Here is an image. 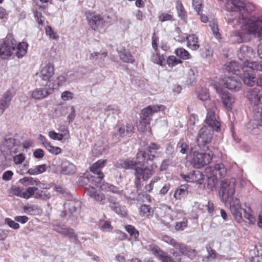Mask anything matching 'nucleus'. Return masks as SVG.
<instances>
[{
	"mask_svg": "<svg viewBox=\"0 0 262 262\" xmlns=\"http://www.w3.org/2000/svg\"><path fill=\"white\" fill-rule=\"evenodd\" d=\"M239 25H241L242 32H238L234 37L237 38L235 41L240 42L248 40V35L252 33L258 37H262V21L259 19H249L242 17L239 19Z\"/></svg>",
	"mask_w": 262,
	"mask_h": 262,
	"instance_id": "f257e3e1",
	"label": "nucleus"
},
{
	"mask_svg": "<svg viewBox=\"0 0 262 262\" xmlns=\"http://www.w3.org/2000/svg\"><path fill=\"white\" fill-rule=\"evenodd\" d=\"M137 159L138 160L139 165L135 169V183L137 186L140 184L141 179L146 181L152 176L157 166L154 164H149L148 161L145 160V153L143 151H140L137 154Z\"/></svg>",
	"mask_w": 262,
	"mask_h": 262,
	"instance_id": "f03ea898",
	"label": "nucleus"
},
{
	"mask_svg": "<svg viewBox=\"0 0 262 262\" xmlns=\"http://www.w3.org/2000/svg\"><path fill=\"white\" fill-rule=\"evenodd\" d=\"M230 209L235 220L238 222H241L243 220L242 212L244 210V216L249 221V223H255L256 220L251 208L249 207L243 208L238 199L234 198L231 200L230 203Z\"/></svg>",
	"mask_w": 262,
	"mask_h": 262,
	"instance_id": "7ed1b4c3",
	"label": "nucleus"
},
{
	"mask_svg": "<svg viewBox=\"0 0 262 262\" xmlns=\"http://www.w3.org/2000/svg\"><path fill=\"white\" fill-rule=\"evenodd\" d=\"M238 56L241 60H245L243 69L245 71H249V69L262 71V57H260L261 59L258 64L255 62H250L249 61V59L254 57V52L251 48L247 46L242 47L238 54Z\"/></svg>",
	"mask_w": 262,
	"mask_h": 262,
	"instance_id": "20e7f679",
	"label": "nucleus"
},
{
	"mask_svg": "<svg viewBox=\"0 0 262 262\" xmlns=\"http://www.w3.org/2000/svg\"><path fill=\"white\" fill-rule=\"evenodd\" d=\"M213 156V154L208 148L205 152L195 150L190 155V162L194 167L200 168L210 163Z\"/></svg>",
	"mask_w": 262,
	"mask_h": 262,
	"instance_id": "39448f33",
	"label": "nucleus"
},
{
	"mask_svg": "<svg viewBox=\"0 0 262 262\" xmlns=\"http://www.w3.org/2000/svg\"><path fill=\"white\" fill-rule=\"evenodd\" d=\"M235 186L236 181L233 178L222 181L219 191V195L222 202H227L229 198L234 195Z\"/></svg>",
	"mask_w": 262,
	"mask_h": 262,
	"instance_id": "423d86ee",
	"label": "nucleus"
},
{
	"mask_svg": "<svg viewBox=\"0 0 262 262\" xmlns=\"http://www.w3.org/2000/svg\"><path fill=\"white\" fill-rule=\"evenodd\" d=\"M86 17L89 25L94 31L100 32L107 25L105 18L95 12L86 13Z\"/></svg>",
	"mask_w": 262,
	"mask_h": 262,
	"instance_id": "0eeeda50",
	"label": "nucleus"
},
{
	"mask_svg": "<svg viewBox=\"0 0 262 262\" xmlns=\"http://www.w3.org/2000/svg\"><path fill=\"white\" fill-rule=\"evenodd\" d=\"M55 68L53 64L50 62L42 64L39 72V77L45 81L49 82L54 76Z\"/></svg>",
	"mask_w": 262,
	"mask_h": 262,
	"instance_id": "6e6552de",
	"label": "nucleus"
},
{
	"mask_svg": "<svg viewBox=\"0 0 262 262\" xmlns=\"http://www.w3.org/2000/svg\"><path fill=\"white\" fill-rule=\"evenodd\" d=\"M212 134L206 126L203 127L199 131L197 137V142L199 146H204L210 142Z\"/></svg>",
	"mask_w": 262,
	"mask_h": 262,
	"instance_id": "1a4fd4ad",
	"label": "nucleus"
},
{
	"mask_svg": "<svg viewBox=\"0 0 262 262\" xmlns=\"http://www.w3.org/2000/svg\"><path fill=\"white\" fill-rule=\"evenodd\" d=\"M15 44L11 41H5L0 45V57L6 59L11 56L15 50Z\"/></svg>",
	"mask_w": 262,
	"mask_h": 262,
	"instance_id": "9d476101",
	"label": "nucleus"
},
{
	"mask_svg": "<svg viewBox=\"0 0 262 262\" xmlns=\"http://www.w3.org/2000/svg\"><path fill=\"white\" fill-rule=\"evenodd\" d=\"M165 110V106L162 104L149 105L143 109L141 115L143 117L147 118L153 115L155 113H157L159 112H164Z\"/></svg>",
	"mask_w": 262,
	"mask_h": 262,
	"instance_id": "9b49d317",
	"label": "nucleus"
},
{
	"mask_svg": "<svg viewBox=\"0 0 262 262\" xmlns=\"http://www.w3.org/2000/svg\"><path fill=\"white\" fill-rule=\"evenodd\" d=\"M49 137L53 140L61 141L68 140L70 138V132L68 127H63L60 129V133L51 130L48 133Z\"/></svg>",
	"mask_w": 262,
	"mask_h": 262,
	"instance_id": "f8f14e48",
	"label": "nucleus"
},
{
	"mask_svg": "<svg viewBox=\"0 0 262 262\" xmlns=\"http://www.w3.org/2000/svg\"><path fill=\"white\" fill-rule=\"evenodd\" d=\"M178 249L180 250V252L174 251L173 252H171V253L176 257H179L181 255H182V256L180 259L181 260H184L185 258V255L188 256L191 258H192L194 256H195V251L194 250L191 249H188L183 245L180 244V245H178Z\"/></svg>",
	"mask_w": 262,
	"mask_h": 262,
	"instance_id": "ddd939ff",
	"label": "nucleus"
},
{
	"mask_svg": "<svg viewBox=\"0 0 262 262\" xmlns=\"http://www.w3.org/2000/svg\"><path fill=\"white\" fill-rule=\"evenodd\" d=\"M226 172V169L222 163H218L212 167H209L206 168V173L211 174L218 177L219 176H224Z\"/></svg>",
	"mask_w": 262,
	"mask_h": 262,
	"instance_id": "4468645a",
	"label": "nucleus"
},
{
	"mask_svg": "<svg viewBox=\"0 0 262 262\" xmlns=\"http://www.w3.org/2000/svg\"><path fill=\"white\" fill-rule=\"evenodd\" d=\"M182 176H183V178L186 181L195 183L199 185L202 184L204 181L203 175L198 171L191 172L187 176L182 174Z\"/></svg>",
	"mask_w": 262,
	"mask_h": 262,
	"instance_id": "2eb2a0df",
	"label": "nucleus"
},
{
	"mask_svg": "<svg viewBox=\"0 0 262 262\" xmlns=\"http://www.w3.org/2000/svg\"><path fill=\"white\" fill-rule=\"evenodd\" d=\"M224 85L227 88L232 90H238L241 86V82L238 81L235 76H227L223 79Z\"/></svg>",
	"mask_w": 262,
	"mask_h": 262,
	"instance_id": "dca6fc26",
	"label": "nucleus"
},
{
	"mask_svg": "<svg viewBox=\"0 0 262 262\" xmlns=\"http://www.w3.org/2000/svg\"><path fill=\"white\" fill-rule=\"evenodd\" d=\"M206 122L214 130H218L220 129V123L215 116L214 112L213 110L208 111Z\"/></svg>",
	"mask_w": 262,
	"mask_h": 262,
	"instance_id": "f3484780",
	"label": "nucleus"
},
{
	"mask_svg": "<svg viewBox=\"0 0 262 262\" xmlns=\"http://www.w3.org/2000/svg\"><path fill=\"white\" fill-rule=\"evenodd\" d=\"M107 160L106 159H101L98 160L93 164L91 168L92 172L98 175V178L100 179L104 177L103 173L99 170L100 169L103 168L106 164Z\"/></svg>",
	"mask_w": 262,
	"mask_h": 262,
	"instance_id": "a211bd4d",
	"label": "nucleus"
},
{
	"mask_svg": "<svg viewBox=\"0 0 262 262\" xmlns=\"http://www.w3.org/2000/svg\"><path fill=\"white\" fill-rule=\"evenodd\" d=\"M139 165L138 161L135 162L132 160H120L118 161L115 166L118 168H124V169H133L136 168L137 166Z\"/></svg>",
	"mask_w": 262,
	"mask_h": 262,
	"instance_id": "6ab92c4d",
	"label": "nucleus"
},
{
	"mask_svg": "<svg viewBox=\"0 0 262 262\" xmlns=\"http://www.w3.org/2000/svg\"><path fill=\"white\" fill-rule=\"evenodd\" d=\"M31 97L35 100H41L46 98L49 93L45 88H36L30 92Z\"/></svg>",
	"mask_w": 262,
	"mask_h": 262,
	"instance_id": "aec40b11",
	"label": "nucleus"
},
{
	"mask_svg": "<svg viewBox=\"0 0 262 262\" xmlns=\"http://www.w3.org/2000/svg\"><path fill=\"white\" fill-rule=\"evenodd\" d=\"M226 8L230 11H237L244 9L245 7V4L240 0H230L227 1Z\"/></svg>",
	"mask_w": 262,
	"mask_h": 262,
	"instance_id": "412c9836",
	"label": "nucleus"
},
{
	"mask_svg": "<svg viewBox=\"0 0 262 262\" xmlns=\"http://www.w3.org/2000/svg\"><path fill=\"white\" fill-rule=\"evenodd\" d=\"M15 46L14 51H15V55L18 58H22L27 54L28 48V45L27 42H20L17 44H15Z\"/></svg>",
	"mask_w": 262,
	"mask_h": 262,
	"instance_id": "4be33fe9",
	"label": "nucleus"
},
{
	"mask_svg": "<svg viewBox=\"0 0 262 262\" xmlns=\"http://www.w3.org/2000/svg\"><path fill=\"white\" fill-rule=\"evenodd\" d=\"M150 251L153 254L158 257L162 262H175L173 261L166 253L160 251L157 247L151 246Z\"/></svg>",
	"mask_w": 262,
	"mask_h": 262,
	"instance_id": "5701e85b",
	"label": "nucleus"
},
{
	"mask_svg": "<svg viewBox=\"0 0 262 262\" xmlns=\"http://www.w3.org/2000/svg\"><path fill=\"white\" fill-rule=\"evenodd\" d=\"M159 149V146L154 143H151L147 147V153H145L146 159L145 160H152L157 155V150Z\"/></svg>",
	"mask_w": 262,
	"mask_h": 262,
	"instance_id": "b1692460",
	"label": "nucleus"
},
{
	"mask_svg": "<svg viewBox=\"0 0 262 262\" xmlns=\"http://www.w3.org/2000/svg\"><path fill=\"white\" fill-rule=\"evenodd\" d=\"M16 144L15 140L12 138H8L3 141L1 144V150L2 152H7L11 151Z\"/></svg>",
	"mask_w": 262,
	"mask_h": 262,
	"instance_id": "393cba45",
	"label": "nucleus"
},
{
	"mask_svg": "<svg viewBox=\"0 0 262 262\" xmlns=\"http://www.w3.org/2000/svg\"><path fill=\"white\" fill-rule=\"evenodd\" d=\"M187 46L192 50H196L199 48L198 38L194 34H190L187 36Z\"/></svg>",
	"mask_w": 262,
	"mask_h": 262,
	"instance_id": "a878e982",
	"label": "nucleus"
},
{
	"mask_svg": "<svg viewBox=\"0 0 262 262\" xmlns=\"http://www.w3.org/2000/svg\"><path fill=\"white\" fill-rule=\"evenodd\" d=\"M88 192L90 196L98 202H102L105 200L104 195L99 191H95L93 187H89Z\"/></svg>",
	"mask_w": 262,
	"mask_h": 262,
	"instance_id": "bb28decb",
	"label": "nucleus"
},
{
	"mask_svg": "<svg viewBox=\"0 0 262 262\" xmlns=\"http://www.w3.org/2000/svg\"><path fill=\"white\" fill-rule=\"evenodd\" d=\"M250 260L251 262H262V247L260 246L255 247L251 254Z\"/></svg>",
	"mask_w": 262,
	"mask_h": 262,
	"instance_id": "cd10ccee",
	"label": "nucleus"
},
{
	"mask_svg": "<svg viewBox=\"0 0 262 262\" xmlns=\"http://www.w3.org/2000/svg\"><path fill=\"white\" fill-rule=\"evenodd\" d=\"M245 72L243 75L244 82L249 86H253L255 82V76L251 73L252 71L255 70L254 69H249V71L246 72L243 69Z\"/></svg>",
	"mask_w": 262,
	"mask_h": 262,
	"instance_id": "c85d7f7f",
	"label": "nucleus"
},
{
	"mask_svg": "<svg viewBox=\"0 0 262 262\" xmlns=\"http://www.w3.org/2000/svg\"><path fill=\"white\" fill-rule=\"evenodd\" d=\"M141 118V120L137 124L138 129L142 132H146L150 129L149 119L145 117H143L142 115Z\"/></svg>",
	"mask_w": 262,
	"mask_h": 262,
	"instance_id": "c756f323",
	"label": "nucleus"
},
{
	"mask_svg": "<svg viewBox=\"0 0 262 262\" xmlns=\"http://www.w3.org/2000/svg\"><path fill=\"white\" fill-rule=\"evenodd\" d=\"M67 81V76L64 74H61L57 76L54 82L52 83V85H48L49 87H50L53 89H57L59 87L62 85Z\"/></svg>",
	"mask_w": 262,
	"mask_h": 262,
	"instance_id": "7c9ffc66",
	"label": "nucleus"
},
{
	"mask_svg": "<svg viewBox=\"0 0 262 262\" xmlns=\"http://www.w3.org/2000/svg\"><path fill=\"white\" fill-rule=\"evenodd\" d=\"M223 103L226 108L228 110H231L232 108L233 104L234 102V99L229 95L223 94L222 95Z\"/></svg>",
	"mask_w": 262,
	"mask_h": 262,
	"instance_id": "2f4dec72",
	"label": "nucleus"
},
{
	"mask_svg": "<svg viewBox=\"0 0 262 262\" xmlns=\"http://www.w3.org/2000/svg\"><path fill=\"white\" fill-rule=\"evenodd\" d=\"M47 169V165L43 164L37 165L34 168H30L28 171V173L30 175H38L45 172Z\"/></svg>",
	"mask_w": 262,
	"mask_h": 262,
	"instance_id": "473e14b6",
	"label": "nucleus"
},
{
	"mask_svg": "<svg viewBox=\"0 0 262 262\" xmlns=\"http://www.w3.org/2000/svg\"><path fill=\"white\" fill-rule=\"evenodd\" d=\"M75 167L68 162H63L61 165V172L65 174H71L75 172Z\"/></svg>",
	"mask_w": 262,
	"mask_h": 262,
	"instance_id": "72a5a7b5",
	"label": "nucleus"
},
{
	"mask_svg": "<svg viewBox=\"0 0 262 262\" xmlns=\"http://www.w3.org/2000/svg\"><path fill=\"white\" fill-rule=\"evenodd\" d=\"M38 182L39 181L37 180H34L32 177H24L23 178L20 179L18 181L19 184L24 187L37 185Z\"/></svg>",
	"mask_w": 262,
	"mask_h": 262,
	"instance_id": "f704fd0d",
	"label": "nucleus"
},
{
	"mask_svg": "<svg viewBox=\"0 0 262 262\" xmlns=\"http://www.w3.org/2000/svg\"><path fill=\"white\" fill-rule=\"evenodd\" d=\"M110 205L111 209L115 211L117 214L121 215H125L126 214L124 209L121 207L118 203L116 202H111Z\"/></svg>",
	"mask_w": 262,
	"mask_h": 262,
	"instance_id": "c9c22d12",
	"label": "nucleus"
},
{
	"mask_svg": "<svg viewBox=\"0 0 262 262\" xmlns=\"http://www.w3.org/2000/svg\"><path fill=\"white\" fill-rule=\"evenodd\" d=\"M248 98L251 103L255 105H257L259 103H261V97L260 95H258L257 92L256 91L252 92L248 95Z\"/></svg>",
	"mask_w": 262,
	"mask_h": 262,
	"instance_id": "e433bc0d",
	"label": "nucleus"
},
{
	"mask_svg": "<svg viewBox=\"0 0 262 262\" xmlns=\"http://www.w3.org/2000/svg\"><path fill=\"white\" fill-rule=\"evenodd\" d=\"M45 32L47 36H48L50 39L53 40H58L59 36L57 33L53 30L51 27L48 26L45 28Z\"/></svg>",
	"mask_w": 262,
	"mask_h": 262,
	"instance_id": "4c0bfd02",
	"label": "nucleus"
},
{
	"mask_svg": "<svg viewBox=\"0 0 262 262\" xmlns=\"http://www.w3.org/2000/svg\"><path fill=\"white\" fill-rule=\"evenodd\" d=\"M176 8L178 16L181 19L185 20L186 18L185 11L182 4L179 2H177L176 5Z\"/></svg>",
	"mask_w": 262,
	"mask_h": 262,
	"instance_id": "58836bf2",
	"label": "nucleus"
},
{
	"mask_svg": "<svg viewBox=\"0 0 262 262\" xmlns=\"http://www.w3.org/2000/svg\"><path fill=\"white\" fill-rule=\"evenodd\" d=\"M74 94L73 92L69 91H64L61 94V99L63 101H69L74 99Z\"/></svg>",
	"mask_w": 262,
	"mask_h": 262,
	"instance_id": "ea45409f",
	"label": "nucleus"
},
{
	"mask_svg": "<svg viewBox=\"0 0 262 262\" xmlns=\"http://www.w3.org/2000/svg\"><path fill=\"white\" fill-rule=\"evenodd\" d=\"M174 53L178 56L181 57L184 60H186L189 58V53L186 50L183 48H179L176 49Z\"/></svg>",
	"mask_w": 262,
	"mask_h": 262,
	"instance_id": "a19ab883",
	"label": "nucleus"
},
{
	"mask_svg": "<svg viewBox=\"0 0 262 262\" xmlns=\"http://www.w3.org/2000/svg\"><path fill=\"white\" fill-rule=\"evenodd\" d=\"M132 130V127L128 125H122L118 129V134L121 137L126 135Z\"/></svg>",
	"mask_w": 262,
	"mask_h": 262,
	"instance_id": "79ce46f5",
	"label": "nucleus"
},
{
	"mask_svg": "<svg viewBox=\"0 0 262 262\" xmlns=\"http://www.w3.org/2000/svg\"><path fill=\"white\" fill-rule=\"evenodd\" d=\"M38 190V189L35 187H29L26 191L24 192V195H23V198L25 199H29L34 194L35 192Z\"/></svg>",
	"mask_w": 262,
	"mask_h": 262,
	"instance_id": "37998d69",
	"label": "nucleus"
},
{
	"mask_svg": "<svg viewBox=\"0 0 262 262\" xmlns=\"http://www.w3.org/2000/svg\"><path fill=\"white\" fill-rule=\"evenodd\" d=\"M45 148L50 153L55 155L59 154L62 151L60 148L57 146H54L51 143H50Z\"/></svg>",
	"mask_w": 262,
	"mask_h": 262,
	"instance_id": "c03bdc74",
	"label": "nucleus"
},
{
	"mask_svg": "<svg viewBox=\"0 0 262 262\" xmlns=\"http://www.w3.org/2000/svg\"><path fill=\"white\" fill-rule=\"evenodd\" d=\"M208 178V185L210 189L214 188L217 183L218 177L211 174H207Z\"/></svg>",
	"mask_w": 262,
	"mask_h": 262,
	"instance_id": "a18cd8bd",
	"label": "nucleus"
},
{
	"mask_svg": "<svg viewBox=\"0 0 262 262\" xmlns=\"http://www.w3.org/2000/svg\"><path fill=\"white\" fill-rule=\"evenodd\" d=\"M10 192L14 195L23 198L24 191V188L22 187L18 186L12 187L10 190Z\"/></svg>",
	"mask_w": 262,
	"mask_h": 262,
	"instance_id": "49530a36",
	"label": "nucleus"
},
{
	"mask_svg": "<svg viewBox=\"0 0 262 262\" xmlns=\"http://www.w3.org/2000/svg\"><path fill=\"white\" fill-rule=\"evenodd\" d=\"M164 58L158 53L153 54L151 56V61L157 64L162 65Z\"/></svg>",
	"mask_w": 262,
	"mask_h": 262,
	"instance_id": "de8ad7c7",
	"label": "nucleus"
},
{
	"mask_svg": "<svg viewBox=\"0 0 262 262\" xmlns=\"http://www.w3.org/2000/svg\"><path fill=\"white\" fill-rule=\"evenodd\" d=\"M101 188L102 190L111 191L114 193H117L118 191L116 187L108 183L103 184L101 186Z\"/></svg>",
	"mask_w": 262,
	"mask_h": 262,
	"instance_id": "09e8293b",
	"label": "nucleus"
},
{
	"mask_svg": "<svg viewBox=\"0 0 262 262\" xmlns=\"http://www.w3.org/2000/svg\"><path fill=\"white\" fill-rule=\"evenodd\" d=\"M126 230L130 234L131 236L135 238H137L139 236V232L136 229L130 225L126 226L125 227Z\"/></svg>",
	"mask_w": 262,
	"mask_h": 262,
	"instance_id": "8fccbe9b",
	"label": "nucleus"
},
{
	"mask_svg": "<svg viewBox=\"0 0 262 262\" xmlns=\"http://www.w3.org/2000/svg\"><path fill=\"white\" fill-rule=\"evenodd\" d=\"M23 208L26 213L30 214H35L38 210L37 206L35 205L26 206Z\"/></svg>",
	"mask_w": 262,
	"mask_h": 262,
	"instance_id": "3c124183",
	"label": "nucleus"
},
{
	"mask_svg": "<svg viewBox=\"0 0 262 262\" xmlns=\"http://www.w3.org/2000/svg\"><path fill=\"white\" fill-rule=\"evenodd\" d=\"M172 18V14L166 12L162 13L158 16L159 20L161 22L171 20Z\"/></svg>",
	"mask_w": 262,
	"mask_h": 262,
	"instance_id": "603ef678",
	"label": "nucleus"
},
{
	"mask_svg": "<svg viewBox=\"0 0 262 262\" xmlns=\"http://www.w3.org/2000/svg\"><path fill=\"white\" fill-rule=\"evenodd\" d=\"M5 223L9 227L13 229H17L19 227V225L15 222V221L11 220L9 218H6L5 220Z\"/></svg>",
	"mask_w": 262,
	"mask_h": 262,
	"instance_id": "864d4df0",
	"label": "nucleus"
},
{
	"mask_svg": "<svg viewBox=\"0 0 262 262\" xmlns=\"http://www.w3.org/2000/svg\"><path fill=\"white\" fill-rule=\"evenodd\" d=\"M140 213L143 216H148L150 215V208L146 205H143L140 207Z\"/></svg>",
	"mask_w": 262,
	"mask_h": 262,
	"instance_id": "5fc2aeb1",
	"label": "nucleus"
},
{
	"mask_svg": "<svg viewBox=\"0 0 262 262\" xmlns=\"http://www.w3.org/2000/svg\"><path fill=\"white\" fill-rule=\"evenodd\" d=\"M26 159V157L22 154H19L13 157V161L15 164L19 165L22 164Z\"/></svg>",
	"mask_w": 262,
	"mask_h": 262,
	"instance_id": "6e6d98bb",
	"label": "nucleus"
},
{
	"mask_svg": "<svg viewBox=\"0 0 262 262\" xmlns=\"http://www.w3.org/2000/svg\"><path fill=\"white\" fill-rule=\"evenodd\" d=\"M215 257V253L212 250H210L208 251L207 255L203 258V261L204 262H209L213 260Z\"/></svg>",
	"mask_w": 262,
	"mask_h": 262,
	"instance_id": "4d7b16f0",
	"label": "nucleus"
},
{
	"mask_svg": "<svg viewBox=\"0 0 262 262\" xmlns=\"http://www.w3.org/2000/svg\"><path fill=\"white\" fill-rule=\"evenodd\" d=\"M185 193V189L183 188H179L176 190L174 193V197L177 200H180Z\"/></svg>",
	"mask_w": 262,
	"mask_h": 262,
	"instance_id": "13d9d810",
	"label": "nucleus"
},
{
	"mask_svg": "<svg viewBox=\"0 0 262 262\" xmlns=\"http://www.w3.org/2000/svg\"><path fill=\"white\" fill-rule=\"evenodd\" d=\"M192 5L198 14H200L202 7V1L201 0H193Z\"/></svg>",
	"mask_w": 262,
	"mask_h": 262,
	"instance_id": "bf43d9fd",
	"label": "nucleus"
},
{
	"mask_svg": "<svg viewBox=\"0 0 262 262\" xmlns=\"http://www.w3.org/2000/svg\"><path fill=\"white\" fill-rule=\"evenodd\" d=\"M181 62L177 60L174 56H171L167 60V64L171 67L174 66Z\"/></svg>",
	"mask_w": 262,
	"mask_h": 262,
	"instance_id": "052dcab7",
	"label": "nucleus"
},
{
	"mask_svg": "<svg viewBox=\"0 0 262 262\" xmlns=\"http://www.w3.org/2000/svg\"><path fill=\"white\" fill-rule=\"evenodd\" d=\"M199 98L202 101L207 100L209 98V93L206 90H202L199 94Z\"/></svg>",
	"mask_w": 262,
	"mask_h": 262,
	"instance_id": "680f3d73",
	"label": "nucleus"
},
{
	"mask_svg": "<svg viewBox=\"0 0 262 262\" xmlns=\"http://www.w3.org/2000/svg\"><path fill=\"white\" fill-rule=\"evenodd\" d=\"M187 226V221L184 219L182 222H178L176 225V229L179 230H184Z\"/></svg>",
	"mask_w": 262,
	"mask_h": 262,
	"instance_id": "e2e57ef3",
	"label": "nucleus"
},
{
	"mask_svg": "<svg viewBox=\"0 0 262 262\" xmlns=\"http://www.w3.org/2000/svg\"><path fill=\"white\" fill-rule=\"evenodd\" d=\"M163 241H164L165 242L169 243L170 244L173 246V247L176 248V249H178V245H180V244L177 243L175 241H174L172 239H171L168 236H164L163 237Z\"/></svg>",
	"mask_w": 262,
	"mask_h": 262,
	"instance_id": "0e129e2a",
	"label": "nucleus"
},
{
	"mask_svg": "<svg viewBox=\"0 0 262 262\" xmlns=\"http://www.w3.org/2000/svg\"><path fill=\"white\" fill-rule=\"evenodd\" d=\"M34 16L39 25H43L44 23L45 18L42 16L41 12H39L38 11L35 12Z\"/></svg>",
	"mask_w": 262,
	"mask_h": 262,
	"instance_id": "69168bd1",
	"label": "nucleus"
},
{
	"mask_svg": "<svg viewBox=\"0 0 262 262\" xmlns=\"http://www.w3.org/2000/svg\"><path fill=\"white\" fill-rule=\"evenodd\" d=\"M44 151L41 149H37L33 152V156L35 158L41 159L43 157Z\"/></svg>",
	"mask_w": 262,
	"mask_h": 262,
	"instance_id": "338daca9",
	"label": "nucleus"
},
{
	"mask_svg": "<svg viewBox=\"0 0 262 262\" xmlns=\"http://www.w3.org/2000/svg\"><path fill=\"white\" fill-rule=\"evenodd\" d=\"M121 59L126 62H132L133 61V58L130 54H122L120 55Z\"/></svg>",
	"mask_w": 262,
	"mask_h": 262,
	"instance_id": "774afa93",
	"label": "nucleus"
}]
</instances>
